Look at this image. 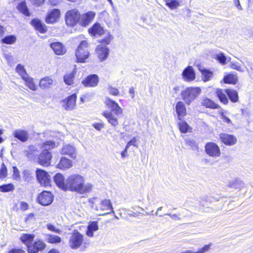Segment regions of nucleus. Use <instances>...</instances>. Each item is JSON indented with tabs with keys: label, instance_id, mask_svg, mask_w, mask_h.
<instances>
[{
	"label": "nucleus",
	"instance_id": "f257e3e1",
	"mask_svg": "<svg viewBox=\"0 0 253 253\" xmlns=\"http://www.w3.org/2000/svg\"><path fill=\"white\" fill-rule=\"evenodd\" d=\"M92 188V183L85 182V178L81 174H72L66 178V191L85 194L90 192Z\"/></svg>",
	"mask_w": 253,
	"mask_h": 253
},
{
	"label": "nucleus",
	"instance_id": "f03ea898",
	"mask_svg": "<svg viewBox=\"0 0 253 253\" xmlns=\"http://www.w3.org/2000/svg\"><path fill=\"white\" fill-rule=\"evenodd\" d=\"M105 103L111 111H104L103 115L110 124L115 127L119 124L118 118L123 114V109L117 102L110 98H107Z\"/></svg>",
	"mask_w": 253,
	"mask_h": 253
},
{
	"label": "nucleus",
	"instance_id": "7ed1b4c3",
	"mask_svg": "<svg viewBox=\"0 0 253 253\" xmlns=\"http://www.w3.org/2000/svg\"><path fill=\"white\" fill-rule=\"evenodd\" d=\"M89 202L91 204V207L96 211H104L108 210H111V212L100 214L104 215L110 213H115L113 208L112 206L111 202L110 200L104 199L101 201L97 197H94L89 199Z\"/></svg>",
	"mask_w": 253,
	"mask_h": 253
},
{
	"label": "nucleus",
	"instance_id": "20e7f679",
	"mask_svg": "<svg viewBox=\"0 0 253 253\" xmlns=\"http://www.w3.org/2000/svg\"><path fill=\"white\" fill-rule=\"evenodd\" d=\"M201 89L198 87H187L181 92L183 100L187 105H190L201 93Z\"/></svg>",
	"mask_w": 253,
	"mask_h": 253
},
{
	"label": "nucleus",
	"instance_id": "39448f33",
	"mask_svg": "<svg viewBox=\"0 0 253 253\" xmlns=\"http://www.w3.org/2000/svg\"><path fill=\"white\" fill-rule=\"evenodd\" d=\"M89 52L88 50V43L85 41H83L80 43L76 51V56L78 62L85 63L88 58Z\"/></svg>",
	"mask_w": 253,
	"mask_h": 253
},
{
	"label": "nucleus",
	"instance_id": "423d86ee",
	"mask_svg": "<svg viewBox=\"0 0 253 253\" xmlns=\"http://www.w3.org/2000/svg\"><path fill=\"white\" fill-rule=\"evenodd\" d=\"M81 14L79 11L76 8L68 10L65 14V21L66 24L70 27H73L79 23Z\"/></svg>",
	"mask_w": 253,
	"mask_h": 253
},
{
	"label": "nucleus",
	"instance_id": "0eeeda50",
	"mask_svg": "<svg viewBox=\"0 0 253 253\" xmlns=\"http://www.w3.org/2000/svg\"><path fill=\"white\" fill-rule=\"evenodd\" d=\"M84 241V235L75 230L70 236L68 244L72 249L77 250L81 247Z\"/></svg>",
	"mask_w": 253,
	"mask_h": 253
},
{
	"label": "nucleus",
	"instance_id": "6e6552de",
	"mask_svg": "<svg viewBox=\"0 0 253 253\" xmlns=\"http://www.w3.org/2000/svg\"><path fill=\"white\" fill-rule=\"evenodd\" d=\"M61 16V11L57 8L49 9L46 14L45 21L47 24H54L57 22Z\"/></svg>",
	"mask_w": 253,
	"mask_h": 253
},
{
	"label": "nucleus",
	"instance_id": "1a4fd4ad",
	"mask_svg": "<svg viewBox=\"0 0 253 253\" xmlns=\"http://www.w3.org/2000/svg\"><path fill=\"white\" fill-rule=\"evenodd\" d=\"M53 197L51 192L44 191L38 196V201L42 205L48 206L52 202Z\"/></svg>",
	"mask_w": 253,
	"mask_h": 253
},
{
	"label": "nucleus",
	"instance_id": "9d476101",
	"mask_svg": "<svg viewBox=\"0 0 253 253\" xmlns=\"http://www.w3.org/2000/svg\"><path fill=\"white\" fill-rule=\"evenodd\" d=\"M36 176L39 182L42 185L46 187L49 185V175L45 170L37 169Z\"/></svg>",
	"mask_w": 253,
	"mask_h": 253
},
{
	"label": "nucleus",
	"instance_id": "9b49d317",
	"mask_svg": "<svg viewBox=\"0 0 253 253\" xmlns=\"http://www.w3.org/2000/svg\"><path fill=\"white\" fill-rule=\"evenodd\" d=\"M205 151L208 155L211 157H218L220 151L217 144L213 142H209L205 146Z\"/></svg>",
	"mask_w": 253,
	"mask_h": 253
},
{
	"label": "nucleus",
	"instance_id": "f8f14e48",
	"mask_svg": "<svg viewBox=\"0 0 253 253\" xmlns=\"http://www.w3.org/2000/svg\"><path fill=\"white\" fill-rule=\"evenodd\" d=\"M46 246L44 242L38 240L28 246V252L29 253H38L39 252L43 250Z\"/></svg>",
	"mask_w": 253,
	"mask_h": 253
},
{
	"label": "nucleus",
	"instance_id": "ddd939ff",
	"mask_svg": "<svg viewBox=\"0 0 253 253\" xmlns=\"http://www.w3.org/2000/svg\"><path fill=\"white\" fill-rule=\"evenodd\" d=\"M95 16V13L93 11H88L85 13L81 14L79 20V24L83 27H86L93 20Z\"/></svg>",
	"mask_w": 253,
	"mask_h": 253
},
{
	"label": "nucleus",
	"instance_id": "4468645a",
	"mask_svg": "<svg viewBox=\"0 0 253 253\" xmlns=\"http://www.w3.org/2000/svg\"><path fill=\"white\" fill-rule=\"evenodd\" d=\"M76 99L77 95L74 93L63 100V106L64 109L67 111L73 110L76 106Z\"/></svg>",
	"mask_w": 253,
	"mask_h": 253
},
{
	"label": "nucleus",
	"instance_id": "2eb2a0df",
	"mask_svg": "<svg viewBox=\"0 0 253 253\" xmlns=\"http://www.w3.org/2000/svg\"><path fill=\"white\" fill-rule=\"evenodd\" d=\"M51 158L52 155L50 152L43 150L39 156L38 163L43 166H48L50 164Z\"/></svg>",
	"mask_w": 253,
	"mask_h": 253
},
{
	"label": "nucleus",
	"instance_id": "dca6fc26",
	"mask_svg": "<svg viewBox=\"0 0 253 253\" xmlns=\"http://www.w3.org/2000/svg\"><path fill=\"white\" fill-rule=\"evenodd\" d=\"M219 138L223 143L228 146L234 145L237 142L236 136L227 133L220 134Z\"/></svg>",
	"mask_w": 253,
	"mask_h": 253
},
{
	"label": "nucleus",
	"instance_id": "f3484780",
	"mask_svg": "<svg viewBox=\"0 0 253 253\" xmlns=\"http://www.w3.org/2000/svg\"><path fill=\"white\" fill-rule=\"evenodd\" d=\"M182 77L183 80L186 82H190L194 80L196 75L193 68L191 66L187 67L183 71Z\"/></svg>",
	"mask_w": 253,
	"mask_h": 253
},
{
	"label": "nucleus",
	"instance_id": "a211bd4d",
	"mask_svg": "<svg viewBox=\"0 0 253 253\" xmlns=\"http://www.w3.org/2000/svg\"><path fill=\"white\" fill-rule=\"evenodd\" d=\"M60 154L63 155H68L73 159L77 157L76 148L69 144L64 145L60 150Z\"/></svg>",
	"mask_w": 253,
	"mask_h": 253
},
{
	"label": "nucleus",
	"instance_id": "6ab92c4d",
	"mask_svg": "<svg viewBox=\"0 0 253 253\" xmlns=\"http://www.w3.org/2000/svg\"><path fill=\"white\" fill-rule=\"evenodd\" d=\"M98 81V76L93 74L87 76L82 81V84L86 87H94L97 85Z\"/></svg>",
	"mask_w": 253,
	"mask_h": 253
},
{
	"label": "nucleus",
	"instance_id": "aec40b11",
	"mask_svg": "<svg viewBox=\"0 0 253 253\" xmlns=\"http://www.w3.org/2000/svg\"><path fill=\"white\" fill-rule=\"evenodd\" d=\"M96 51L98 57L101 61L105 60L107 58L109 54V49L108 47L102 44L99 45L97 46Z\"/></svg>",
	"mask_w": 253,
	"mask_h": 253
},
{
	"label": "nucleus",
	"instance_id": "412c9836",
	"mask_svg": "<svg viewBox=\"0 0 253 253\" xmlns=\"http://www.w3.org/2000/svg\"><path fill=\"white\" fill-rule=\"evenodd\" d=\"M73 167V162L72 160L65 157H62L59 163L56 165V167L62 170H67Z\"/></svg>",
	"mask_w": 253,
	"mask_h": 253
},
{
	"label": "nucleus",
	"instance_id": "4be33fe9",
	"mask_svg": "<svg viewBox=\"0 0 253 253\" xmlns=\"http://www.w3.org/2000/svg\"><path fill=\"white\" fill-rule=\"evenodd\" d=\"M30 23L37 31L41 34H44L47 31L46 25L39 19L32 20Z\"/></svg>",
	"mask_w": 253,
	"mask_h": 253
},
{
	"label": "nucleus",
	"instance_id": "5701e85b",
	"mask_svg": "<svg viewBox=\"0 0 253 253\" xmlns=\"http://www.w3.org/2000/svg\"><path fill=\"white\" fill-rule=\"evenodd\" d=\"M88 33L93 36H99L104 34V30L99 23H96L88 29Z\"/></svg>",
	"mask_w": 253,
	"mask_h": 253
},
{
	"label": "nucleus",
	"instance_id": "b1692460",
	"mask_svg": "<svg viewBox=\"0 0 253 253\" xmlns=\"http://www.w3.org/2000/svg\"><path fill=\"white\" fill-rule=\"evenodd\" d=\"M14 137L20 141L25 142L28 140L29 135L28 132L22 129H16L13 132Z\"/></svg>",
	"mask_w": 253,
	"mask_h": 253
},
{
	"label": "nucleus",
	"instance_id": "393cba45",
	"mask_svg": "<svg viewBox=\"0 0 253 253\" xmlns=\"http://www.w3.org/2000/svg\"><path fill=\"white\" fill-rule=\"evenodd\" d=\"M54 181L56 185L62 189L66 191V179L63 175L60 173H58L54 176Z\"/></svg>",
	"mask_w": 253,
	"mask_h": 253
},
{
	"label": "nucleus",
	"instance_id": "a878e982",
	"mask_svg": "<svg viewBox=\"0 0 253 253\" xmlns=\"http://www.w3.org/2000/svg\"><path fill=\"white\" fill-rule=\"evenodd\" d=\"M50 47L57 55H63L66 52V49L62 43L55 42L50 44Z\"/></svg>",
	"mask_w": 253,
	"mask_h": 253
},
{
	"label": "nucleus",
	"instance_id": "bb28decb",
	"mask_svg": "<svg viewBox=\"0 0 253 253\" xmlns=\"http://www.w3.org/2000/svg\"><path fill=\"white\" fill-rule=\"evenodd\" d=\"M99 229L98 222L97 221H90L87 227L86 230V235L89 237H93L94 236V232Z\"/></svg>",
	"mask_w": 253,
	"mask_h": 253
},
{
	"label": "nucleus",
	"instance_id": "cd10ccee",
	"mask_svg": "<svg viewBox=\"0 0 253 253\" xmlns=\"http://www.w3.org/2000/svg\"><path fill=\"white\" fill-rule=\"evenodd\" d=\"M16 8L20 13L24 15L27 17L30 16L31 13L25 0L19 2L17 5Z\"/></svg>",
	"mask_w": 253,
	"mask_h": 253
},
{
	"label": "nucleus",
	"instance_id": "c85d7f7f",
	"mask_svg": "<svg viewBox=\"0 0 253 253\" xmlns=\"http://www.w3.org/2000/svg\"><path fill=\"white\" fill-rule=\"evenodd\" d=\"M175 109L179 120H181V118L186 114V109L185 105L182 101H179L177 103Z\"/></svg>",
	"mask_w": 253,
	"mask_h": 253
},
{
	"label": "nucleus",
	"instance_id": "c756f323",
	"mask_svg": "<svg viewBox=\"0 0 253 253\" xmlns=\"http://www.w3.org/2000/svg\"><path fill=\"white\" fill-rule=\"evenodd\" d=\"M216 94L221 103L224 104H227L228 103V99L227 97V89H217Z\"/></svg>",
	"mask_w": 253,
	"mask_h": 253
},
{
	"label": "nucleus",
	"instance_id": "7c9ffc66",
	"mask_svg": "<svg viewBox=\"0 0 253 253\" xmlns=\"http://www.w3.org/2000/svg\"><path fill=\"white\" fill-rule=\"evenodd\" d=\"M198 70L201 72L203 76V80L204 82L209 81L212 77L213 73L212 72L206 69L201 65L198 66Z\"/></svg>",
	"mask_w": 253,
	"mask_h": 253
},
{
	"label": "nucleus",
	"instance_id": "2f4dec72",
	"mask_svg": "<svg viewBox=\"0 0 253 253\" xmlns=\"http://www.w3.org/2000/svg\"><path fill=\"white\" fill-rule=\"evenodd\" d=\"M52 84V80L50 78L46 77L41 80L39 85L42 89H45L49 88Z\"/></svg>",
	"mask_w": 253,
	"mask_h": 253
},
{
	"label": "nucleus",
	"instance_id": "473e14b6",
	"mask_svg": "<svg viewBox=\"0 0 253 253\" xmlns=\"http://www.w3.org/2000/svg\"><path fill=\"white\" fill-rule=\"evenodd\" d=\"M35 238V235L33 234H23L21 237V241L27 246L32 244V242L33 241Z\"/></svg>",
	"mask_w": 253,
	"mask_h": 253
},
{
	"label": "nucleus",
	"instance_id": "72a5a7b5",
	"mask_svg": "<svg viewBox=\"0 0 253 253\" xmlns=\"http://www.w3.org/2000/svg\"><path fill=\"white\" fill-rule=\"evenodd\" d=\"M228 186L231 188L240 190L244 186V183L238 179H234L229 181Z\"/></svg>",
	"mask_w": 253,
	"mask_h": 253
},
{
	"label": "nucleus",
	"instance_id": "f704fd0d",
	"mask_svg": "<svg viewBox=\"0 0 253 253\" xmlns=\"http://www.w3.org/2000/svg\"><path fill=\"white\" fill-rule=\"evenodd\" d=\"M202 104L203 106H204L207 108L211 109H217L219 107V106L214 102L208 98H203Z\"/></svg>",
	"mask_w": 253,
	"mask_h": 253
},
{
	"label": "nucleus",
	"instance_id": "c9c22d12",
	"mask_svg": "<svg viewBox=\"0 0 253 253\" xmlns=\"http://www.w3.org/2000/svg\"><path fill=\"white\" fill-rule=\"evenodd\" d=\"M227 96L231 102L236 103L238 101L239 96L238 92L236 90L231 89H227Z\"/></svg>",
	"mask_w": 253,
	"mask_h": 253
},
{
	"label": "nucleus",
	"instance_id": "e433bc0d",
	"mask_svg": "<svg viewBox=\"0 0 253 253\" xmlns=\"http://www.w3.org/2000/svg\"><path fill=\"white\" fill-rule=\"evenodd\" d=\"M45 241L50 244L59 243L61 242L60 237L53 234L46 235Z\"/></svg>",
	"mask_w": 253,
	"mask_h": 253
},
{
	"label": "nucleus",
	"instance_id": "4c0bfd02",
	"mask_svg": "<svg viewBox=\"0 0 253 253\" xmlns=\"http://www.w3.org/2000/svg\"><path fill=\"white\" fill-rule=\"evenodd\" d=\"M17 40V38L15 36L13 35L4 36L1 40V42L2 43L7 44H14Z\"/></svg>",
	"mask_w": 253,
	"mask_h": 253
},
{
	"label": "nucleus",
	"instance_id": "58836bf2",
	"mask_svg": "<svg viewBox=\"0 0 253 253\" xmlns=\"http://www.w3.org/2000/svg\"><path fill=\"white\" fill-rule=\"evenodd\" d=\"M223 81L226 84H235L238 81V78L236 75L230 74L224 76Z\"/></svg>",
	"mask_w": 253,
	"mask_h": 253
},
{
	"label": "nucleus",
	"instance_id": "ea45409f",
	"mask_svg": "<svg viewBox=\"0 0 253 253\" xmlns=\"http://www.w3.org/2000/svg\"><path fill=\"white\" fill-rule=\"evenodd\" d=\"M26 85L31 90L36 91L37 89V86L34 83L33 79L31 78L29 76L27 77L23 80Z\"/></svg>",
	"mask_w": 253,
	"mask_h": 253
},
{
	"label": "nucleus",
	"instance_id": "a19ab883",
	"mask_svg": "<svg viewBox=\"0 0 253 253\" xmlns=\"http://www.w3.org/2000/svg\"><path fill=\"white\" fill-rule=\"evenodd\" d=\"M165 1L171 10L177 9L180 6V2L177 0H165Z\"/></svg>",
	"mask_w": 253,
	"mask_h": 253
},
{
	"label": "nucleus",
	"instance_id": "79ce46f5",
	"mask_svg": "<svg viewBox=\"0 0 253 253\" xmlns=\"http://www.w3.org/2000/svg\"><path fill=\"white\" fill-rule=\"evenodd\" d=\"M16 71L19 74L23 80L29 76L24 69V66L20 64L17 66Z\"/></svg>",
	"mask_w": 253,
	"mask_h": 253
},
{
	"label": "nucleus",
	"instance_id": "37998d69",
	"mask_svg": "<svg viewBox=\"0 0 253 253\" xmlns=\"http://www.w3.org/2000/svg\"><path fill=\"white\" fill-rule=\"evenodd\" d=\"M34 147L33 146L30 147L29 150L24 151V155L29 160L34 159L37 155L36 154H35Z\"/></svg>",
	"mask_w": 253,
	"mask_h": 253
},
{
	"label": "nucleus",
	"instance_id": "c03bdc74",
	"mask_svg": "<svg viewBox=\"0 0 253 253\" xmlns=\"http://www.w3.org/2000/svg\"><path fill=\"white\" fill-rule=\"evenodd\" d=\"M55 146L56 144L54 142L49 140L44 142L42 144V148L43 149V150L48 151V150L55 148Z\"/></svg>",
	"mask_w": 253,
	"mask_h": 253
},
{
	"label": "nucleus",
	"instance_id": "a18cd8bd",
	"mask_svg": "<svg viewBox=\"0 0 253 253\" xmlns=\"http://www.w3.org/2000/svg\"><path fill=\"white\" fill-rule=\"evenodd\" d=\"M74 75L73 73L68 74L64 76V81L65 83L69 85L73 84Z\"/></svg>",
	"mask_w": 253,
	"mask_h": 253
},
{
	"label": "nucleus",
	"instance_id": "49530a36",
	"mask_svg": "<svg viewBox=\"0 0 253 253\" xmlns=\"http://www.w3.org/2000/svg\"><path fill=\"white\" fill-rule=\"evenodd\" d=\"M14 189V186L11 183L0 186V191L2 192H9L13 191Z\"/></svg>",
	"mask_w": 253,
	"mask_h": 253
},
{
	"label": "nucleus",
	"instance_id": "de8ad7c7",
	"mask_svg": "<svg viewBox=\"0 0 253 253\" xmlns=\"http://www.w3.org/2000/svg\"><path fill=\"white\" fill-rule=\"evenodd\" d=\"M231 68L242 73L245 71L241 64L236 61H233L231 62Z\"/></svg>",
	"mask_w": 253,
	"mask_h": 253
},
{
	"label": "nucleus",
	"instance_id": "09e8293b",
	"mask_svg": "<svg viewBox=\"0 0 253 253\" xmlns=\"http://www.w3.org/2000/svg\"><path fill=\"white\" fill-rule=\"evenodd\" d=\"M247 63L249 68L245 66L246 71L248 73L249 77L253 79V63L250 61H247Z\"/></svg>",
	"mask_w": 253,
	"mask_h": 253
},
{
	"label": "nucleus",
	"instance_id": "8fccbe9b",
	"mask_svg": "<svg viewBox=\"0 0 253 253\" xmlns=\"http://www.w3.org/2000/svg\"><path fill=\"white\" fill-rule=\"evenodd\" d=\"M179 128L180 131L182 133H186L189 128V126L186 122L182 121L178 124Z\"/></svg>",
	"mask_w": 253,
	"mask_h": 253
},
{
	"label": "nucleus",
	"instance_id": "3c124183",
	"mask_svg": "<svg viewBox=\"0 0 253 253\" xmlns=\"http://www.w3.org/2000/svg\"><path fill=\"white\" fill-rule=\"evenodd\" d=\"M186 144L191 147L193 150H198V147L197 143L193 139H188L186 140Z\"/></svg>",
	"mask_w": 253,
	"mask_h": 253
},
{
	"label": "nucleus",
	"instance_id": "603ef678",
	"mask_svg": "<svg viewBox=\"0 0 253 253\" xmlns=\"http://www.w3.org/2000/svg\"><path fill=\"white\" fill-rule=\"evenodd\" d=\"M23 179L28 182L30 181L32 178V174L29 170H25L23 172Z\"/></svg>",
	"mask_w": 253,
	"mask_h": 253
},
{
	"label": "nucleus",
	"instance_id": "864d4df0",
	"mask_svg": "<svg viewBox=\"0 0 253 253\" xmlns=\"http://www.w3.org/2000/svg\"><path fill=\"white\" fill-rule=\"evenodd\" d=\"M216 59L219 61V62L223 64L224 65L226 64V60L227 59L226 56L224 55V54L222 53H220L219 54H216Z\"/></svg>",
	"mask_w": 253,
	"mask_h": 253
},
{
	"label": "nucleus",
	"instance_id": "5fc2aeb1",
	"mask_svg": "<svg viewBox=\"0 0 253 253\" xmlns=\"http://www.w3.org/2000/svg\"><path fill=\"white\" fill-rule=\"evenodd\" d=\"M4 56L7 61V64L10 66H12L13 64V57L11 54L10 53H5Z\"/></svg>",
	"mask_w": 253,
	"mask_h": 253
},
{
	"label": "nucleus",
	"instance_id": "6e6d98bb",
	"mask_svg": "<svg viewBox=\"0 0 253 253\" xmlns=\"http://www.w3.org/2000/svg\"><path fill=\"white\" fill-rule=\"evenodd\" d=\"M13 179L19 180L20 179V172L16 167H13Z\"/></svg>",
	"mask_w": 253,
	"mask_h": 253
},
{
	"label": "nucleus",
	"instance_id": "4d7b16f0",
	"mask_svg": "<svg viewBox=\"0 0 253 253\" xmlns=\"http://www.w3.org/2000/svg\"><path fill=\"white\" fill-rule=\"evenodd\" d=\"M7 175V169L3 164H2L0 170V178H3Z\"/></svg>",
	"mask_w": 253,
	"mask_h": 253
},
{
	"label": "nucleus",
	"instance_id": "13d9d810",
	"mask_svg": "<svg viewBox=\"0 0 253 253\" xmlns=\"http://www.w3.org/2000/svg\"><path fill=\"white\" fill-rule=\"evenodd\" d=\"M47 228L52 232H55L58 234H60L61 233V230L59 229L56 228L54 225L48 223L46 225Z\"/></svg>",
	"mask_w": 253,
	"mask_h": 253
},
{
	"label": "nucleus",
	"instance_id": "bf43d9fd",
	"mask_svg": "<svg viewBox=\"0 0 253 253\" xmlns=\"http://www.w3.org/2000/svg\"><path fill=\"white\" fill-rule=\"evenodd\" d=\"M131 145L138 147L137 139L136 137H133L127 143L126 145V148H129V147Z\"/></svg>",
	"mask_w": 253,
	"mask_h": 253
},
{
	"label": "nucleus",
	"instance_id": "052dcab7",
	"mask_svg": "<svg viewBox=\"0 0 253 253\" xmlns=\"http://www.w3.org/2000/svg\"><path fill=\"white\" fill-rule=\"evenodd\" d=\"M108 91L110 94L114 96H117L119 94V91L117 88L111 86L108 88Z\"/></svg>",
	"mask_w": 253,
	"mask_h": 253
},
{
	"label": "nucleus",
	"instance_id": "680f3d73",
	"mask_svg": "<svg viewBox=\"0 0 253 253\" xmlns=\"http://www.w3.org/2000/svg\"><path fill=\"white\" fill-rule=\"evenodd\" d=\"M30 0L32 4H33L35 6H39L42 5L44 2V0Z\"/></svg>",
	"mask_w": 253,
	"mask_h": 253
},
{
	"label": "nucleus",
	"instance_id": "e2e57ef3",
	"mask_svg": "<svg viewBox=\"0 0 253 253\" xmlns=\"http://www.w3.org/2000/svg\"><path fill=\"white\" fill-rule=\"evenodd\" d=\"M112 39L113 37L111 35H108V37L105 39H103L101 42L105 44H108Z\"/></svg>",
	"mask_w": 253,
	"mask_h": 253
},
{
	"label": "nucleus",
	"instance_id": "0e129e2a",
	"mask_svg": "<svg viewBox=\"0 0 253 253\" xmlns=\"http://www.w3.org/2000/svg\"><path fill=\"white\" fill-rule=\"evenodd\" d=\"M221 118L223 120L224 122H226L227 124H229L231 123V120L229 118L227 117L224 114L223 112L220 113Z\"/></svg>",
	"mask_w": 253,
	"mask_h": 253
},
{
	"label": "nucleus",
	"instance_id": "69168bd1",
	"mask_svg": "<svg viewBox=\"0 0 253 253\" xmlns=\"http://www.w3.org/2000/svg\"><path fill=\"white\" fill-rule=\"evenodd\" d=\"M93 126L98 130H100L104 127L103 123H95L93 124Z\"/></svg>",
	"mask_w": 253,
	"mask_h": 253
},
{
	"label": "nucleus",
	"instance_id": "338daca9",
	"mask_svg": "<svg viewBox=\"0 0 253 253\" xmlns=\"http://www.w3.org/2000/svg\"><path fill=\"white\" fill-rule=\"evenodd\" d=\"M61 1V0H48V3L52 6L57 5Z\"/></svg>",
	"mask_w": 253,
	"mask_h": 253
},
{
	"label": "nucleus",
	"instance_id": "774afa93",
	"mask_svg": "<svg viewBox=\"0 0 253 253\" xmlns=\"http://www.w3.org/2000/svg\"><path fill=\"white\" fill-rule=\"evenodd\" d=\"M8 253H25V252L21 249H13L10 250Z\"/></svg>",
	"mask_w": 253,
	"mask_h": 253
}]
</instances>
